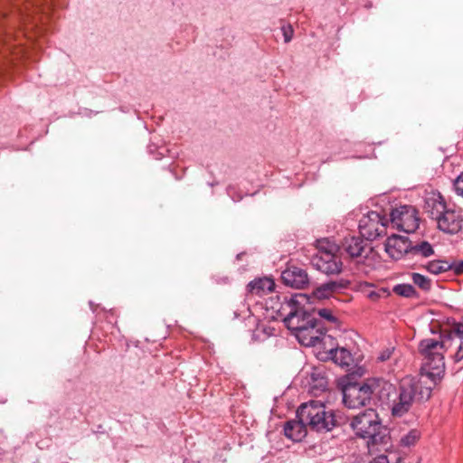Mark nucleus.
I'll return each mask as SVG.
<instances>
[{"instance_id":"nucleus-1","label":"nucleus","mask_w":463,"mask_h":463,"mask_svg":"<svg viewBox=\"0 0 463 463\" xmlns=\"http://www.w3.org/2000/svg\"><path fill=\"white\" fill-rule=\"evenodd\" d=\"M308 302L309 297L306 294L292 295L281 307L282 311L287 312L283 322L302 345L316 346L326 335V329L317 315L333 324H336L338 319L328 308L308 310L305 307Z\"/></svg>"},{"instance_id":"nucleus-2","label":"nucleus","mask_w":463,"mask_h":463,"mask_svg":"<svg viewBox=\"0 0 463 463\" xmlns=\"http://www.w3.org/2000/svg\"><path fill=\"white\" fill-rule=\"evenodd\" d=\"M457 348L455 360L463 359V325L458 324L453 332L442 335L439 340L426 338L420 342L419 352L422 356V372L433 382L439 380L445 372L444 354Z\"/></svg>"},{"instance_id":"nucleus-3","label":"nucleus","mask_w":463,"mask_h":463,"mask_svg":"<svg viewBox=\"0 0 463 463\" xmlns=\"http://www.w3.org/2000/svg\"><path fill=\"white\" fill-rule=\"evenodd\" d=\"M351 427L358 437L367 439V449L371 455L387 451L392 447L389 430L373 409L354 417Z\"/></svg>"},{"instance_id":"nucleus-4","label":"nucleus","mask_w":463,"mask_h":463,"mask_svg":"<svg viewBox=\"0 0 463 463\" xmlns=\"http://www.w3.org/2000/svg\"><path fill=\"white\" fill-rule=\"evenodd\" d=\"M425 378L430 379L433 385L438 381L433 382L426 373H423L422 366L420 376L407 375L401 379L397 392L398 401L392 408L393 416L402 417L411 410L413 403L425 402L430 398L432 386L427 385Z\"/></svg>"},{"instance_id":"nucleus-5","label":"nucleus","mask_w":463,"mask_h":463,"mask_svg":"<svg viewBox=\"0 0 463 463\" xmlns=\"http://www.w3.org/2000/svg\"><path fill=\"white\" fill-rule=\"evenodd\" d=\"M297 417L310 430L317 432L330 431L337 425L335 412L327 411L326 405L318 401L301 404L297 411Z\"/></svg>"},{"instance_id":"nucleus-6","label":"nucleus","mask_w":463,"mask_h":463,"mask_svg":"<svg viewBox=\"0 0 463 463\" xmlns=\"http://www.w3.org/2000/svg\"><path fill=\"white\" fill-rule=\"evenodd\" d=\"M371 378L364 381H347L342 388L343 402L349 409L370 405L373 401Z\"/></svg>"},{"instance_id":"nucleus-7","label":"nucleus","mask_w":463,"mask_h":463,"mask_svg":"<svg viewBox=\"0 0 463 463\" xmlns=\"http://www.w3.org/2000/svg\"><path fill=\"white\" fill-rule=\"evenodd\" d=\"M388 220L377 212H369L359 221L360 234L368 241H373L386 234Z\"/></svg>"},{"instance_id":"nucleus-8","label":"nucleus","mask_w":463,"mask_h":463,"mask_svg":"<svg viewBox=\"0 0 463 463\" xmlns=\"http://www.w3.org/2000/svg\"><path fill=\"white\" fill-rule=\"evenodd\" d=\"M390 217L392 227L406 233L413 232L419 227L417 211L412 206L401 205L391 212Z\"/></svg>"},{"instance_id":"nucleus-9","label":"nucleus","mask_w":463,"mask_h":463,"mask_svg":"<svg viewBox=\"0 0 463 463\" xmlns=\"http://www.w3.org/2000/svg\"><path fill=\"white\" fill-rule=\"evenodd\" d=\"M344 250L357 263L371 266L374 258V252L371 245L359 237L346 238L344 242Z\"/></svg>"},{"instance_id":"nucleus-10","label":"nucleus","mask_w":463,"mask_h":463,"mask_svg":"<svg viewBox=\"0 0 463 463\" xmlns=\"http://www.w3.org/2000/svg\"><path fill=\"white\" fill-rule=\"evenodd\" d=\"M373 386V401L374 404L387 406L392 411L393 404L397 403L395 386L382 378H371Z\"/></svg>"},{"instance_id":"nucleus-11","label":"nucleus","mask_w":463,"mask_h":463,"mask_svg":"<svg viewBox=\"0 0 463 463\" xmlns=\"http://www.w3.org/2000/svg\"><path fill=\"white\" fill-rule=\"evenodd\" d=\"M435 221L440 231L449 234L458 232L463 226L461 211L452 208H447Z\"/></svg>"},{"instance_id":"nucleus-12","label":"nucleus","mask_w":463,"mask_h":463,"mask_svg":"<svg viewBox=\"0 0 463 463\" xmlns=\"http://www.w3.org/2000/svg\"><path fill=\"white\" fill-rule=\"evenodd\" d=\"M311 265L326 275H338L343 269V262L338 254L323 253L322 256H313Z\"/></svg>"},{"instance_id":"nucleus-13","label":"nucleus","mask_w":463,"mask_h":463,"mask_svg":"<svg viewBox=\"0 0 463 463\" xmlns=\"http://www.w3.org/2000/svg\"><path fill=\"white\" fill-rule=\"evenodd\" d=\"M411 241L407 237L400 235L389 236L385 242V251L393 260H401L411 251Z\"/></svg>"},{"instance_id":"nucleus-14","label":"nucleus","mask_w":463,"mask_h":463,"mask_svg":"<svg viewBox=\"0 0 463 463\" xmlns=\"http://www.w3.org/2000/svg\"><path fill=\"white\" fill-rule=\"evenodd\" d=\"M448 208L443 196L437 192H431L425 197L424 210L436 220Z\"/></svg>"},{"instance_id":"nucleus-15","label":"nucleus","mask_w":463,"mask_h":463,"mask_svg":"<svg viewBox=\"0 0 463 463\" xmlns=\"http://www.w3.org/2000/svg\"><path fill=\"white\" fill-rule=\"evenodd\" d=\"M281 279L285 285L296 288H301L308 283L307 272L298 267L285 269L281 274Z\"/></svg>"},{"instance_id":"nucleus-16","label":"nucleus","mask_w":463,"mask_h":463,"mask_svg":"<svg viewBox=\"0 0 463 463\" xmlns=\"http://www.w3.org/2000/svg\"><path fill=\"white\" fill-rule=\"evenodd\" d=\"M348 282L341 279L337 281H328L321 284L314 291L313 295L318 299H326L332 297L335 293L346 288Z\"/></svg>"},{"instance_id":"nucleus-17","label":"nucleus","mask_w":463,"mask_h":463,"mask_svg":"<svg viewBox=\"0 0 463 463\" xmlns=\"http://www.w3.org/2000/svg\"><path fill=\"white\" fill-rule=\"evenodd\" d=\"M275 288L274 280L269 278L256 279L247 285V290L251 295L263 296Z\"/></svg>"},{"instance_id":"nucleus-18","label":"nucleus","mask_w":463,"mask_h":463,"mask_svg":"<svg viewBox=\"0 0 463 463\" xmlns=\"http://www.w3.org/2000/svg\"><path fill=\"white\" fill-rule=\"evenodd\" d=\"M307 425L300 419L289 420L284 426L285 436L293 441H300L307 435Z\"/></svg>"},{"instance_id":"nucleus-19","label":"nucleus","mask_w":463,"mask_h":463,"mask_svg":"<svg viewBox=\"0 0 463 463\" xmlns=\"http://www.w3.org/2000/svg\"><path fill=\"white\" fill-rule=\"evenodd\" d=\"M330 354L333 361L342 367H349L353 364V355L346 348L339 347L332 349Z\"/></svg>"},{"instance_id":"nucleus-20","label":"nucleus","mask_w":463,"mask_h":463,"mask_svg":"<svg viewBox=\"0 0 463 463\" xmlns=\"http://www.w3.org/2000/svg\"><path fill=\"white\" fill-rule=\"evenodd\" d=\"M317 252L314 256H322L323 253H328L331 255L337 254L339 247L336 243L328 238H323L317 241Z\"/></svg>"},{"instance_id":"nucleus-21","label":"nucleus","mask_w":463,"mask_h":463,"mask_svg":"<svg viewBox=\"0 0 463 463\" xmlns=\"http://www.w3.org/2000/svg\"><path fill=\"white\" fill-rule=\"evenodd\" d=\"M449 262L442 260H435L428 261L424 268L427 271L434 275L445 273L450 269Z\"/></svg>"},{"instance_id":"nucleus-22","label":"nucleus","mask_w":463,"mask_h":463,"mask_svg":"<svg viewBox=\"0 0 463 463\" xmlns=\"http://www.w3.org/2000/svg\"><path fill=\"white\" fill-rule=\"evenodd\" d=\"M410 253L427 258L434 254V250L431 244L428 241H421L413 246L411 244Z\"/></svg>"},{"instance_id":"nucleus-23","label":"nucleus","mask_w":463,"mask_h":463,"mask_svg":"<svg viewBox=\"0 0 463 463\" xmlns=\"http://www.w3.org/2000/svg\"><path fill=\"white\" fill-rule=\"evenodd\" d=\"M361 289L366 295V297L373 301H376L383 296H385L387 292L384 288L375 289L370 283L362 284Z\"/></svg>"},{"instance_id":"nucleus-24","label":"nucleus","mask_w":463,"mask_h":463,"mask_svg":"<svg viewBox=\"0 0 463 463\" xmlns=\"http://www.w3.org/2000/svg\"><path fill=\"white\" fill-rule=\"evenodd\" d=\"M393 292L405 298H416L418 296L417 291L411 284H398L394 286Z\"/></svg>"},{"instance_id":"nucleus-25","label":"nucleus","mask_w":463,"mask_h":463,"mask_svg":"<svg viewBox=\"0 0 463 463\" xmlns=\"http://www.w3.org/2000/svg\"><path fill=\"white\" fill-rule=\"evenodd\" d=\"M411 280L422 290L428 291L431 288V280L420 273H412Z\"/></svg>"},{"instance_id":"nucleus-26","label":"nucleus","mask_w":463,"mask_h":463,"mask_svg":"<svg viewBox=\"0 0 463 463\" xmlns=\"http://www.w3.org/2000/svg\"><path fill=\"white\" fill-rule=\"evenodd\" d=\"M420 434L417 430H411L401 439V444L404 447H411L416 444Z\"/></svg>"},{"instance_id":"nucleus-27","label":"nucleus","mask_w":463,"mask_h":463,"mask_svg":"<svg viewBox=\"0 0 463 463\" xmlns=\"http://www.w3.org/2000/svg\"><path fill=\"white\" fill-rule=\"evenodd\" d=\"M453 188L458 195L463 197V172L454 180Z\"/></svg>"},{"instance_id":"nucleus-28","label":"nucleus","mask_w":463,"mask_h":463,"mask_svg":"<svg viewBox=\"0 0 463 463\" xmlns=\"http://www.w3.org/2000/svg\"><path fill=\"white\" fill-rule=\"evenodd\" d=\"M281 32L285 43H289L293 38L294 30L290 24H284L281 26Z\"/></svg>"},{"instance_id":"nucleus-29","label":"nucleus","mask_w":463,"mask_h":463,"mask_svg":"<svg viewBox=\"0 0 463 463\" xmlns=\"http://www.w3.org/2000/svg\"><path fill=\"white\" fill-rule=\"evenodd\" d=\"M450 269L453 271L455 275H462L463 274V260H455L453 262H449Z\"/></svg>"},{"instance_id":"nucleus-30","label":"nucleus","mask_w":463,"mask_h":463,"mask_svg":"<svg viewBox=\"0 0 463 463\" xmlns=\"http://www.w3.org/2000/svg\"><path fill=\"white\" fill-rule=\"evenodd\" d=\"M393 352V348H385L384 350L381 351L379 355L377 356V361L379 362H385L388 361Z\"/></svg>"},{"instance_id":"nucleus-31","label":"nucleus","mask_w":463,"mask_h":463,"mask_svg":"<svg viewBox=\"0 0 463 463\" xmlns=\"http://www.w3.org/2000/svg\"><path fill=\"white\" fill-rule=\"evenodd\" d=\"M369 463H390V462L385 455L381 454V455L375 457Z\"/></svg>"},{"instance_id":"nucleus-32","label":"nucleus","mask_w":463,"mask_h":463,"mask_svg":"<svg viewBox=\"0 0 463 463\" xmlns=\"http://www.w3.org/2000/svg\"><path fill=\"white\" fill-rule=\"evenodd\" d=\"M228 194H229L230 195H232V189H231V188H229V189H228Z\"/></svg>"},{"instance_id":"nucleus-33","label":"nucleus","mask_w":463,"mask_h":463,"mask_svg":"<svg viewBox=\"0 0 463 463\" xmlns=\"http://www.w3.org/2000/svg\"><path fill=\"white\" fill-rule=\"evenodd\" d=\"M396 463H401V460H400V459H398V461H397Z\"/></svg>"}]
</instances>
